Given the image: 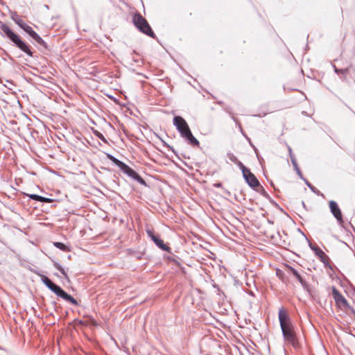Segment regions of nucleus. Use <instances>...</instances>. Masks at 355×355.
Wrapping results in <instances>:
<instances>
[{
  "instance_id": "1a4fd4ad",
  "label": "nucleus",
  "mask_w": 355,
  "mask_h": 355,
  "mask_svg": "<svg viewBox=\"0 0 355 355\" xmlns=\"http://www.w3.org/2000/svg\"><path fill=\"white\" fill-rule=\"evenodd\" d=\"M329 205L330 210L333 215L334 216V217L336 218V220L338 221L340 224H342L343 223V215L338 204L335 201L331 200Z\"/></svg>"
},
{
  "instance_id": "7ed1b4c3",
  "label": "nucleus",
  "mask_w": 355,
  "mask_h": 355,
  "mask_svg": "<svg viewBox=\"0 0 355 355\" xmlns=\"http://www.w3.org/2000/svg\"><path fill=\"white\" fill-rule=\"evenodd\" d=\"M42 282L55 294L62 297L66 301L71 302L72 304L77 306L78 304L77 300L71 295L67 293L60 286L53 283L47 277L42 275Z\"/></svg>"
},
{
  "instance_id": "ddd939ff",
  "label": "nucleus",
  "mask_w": 355,
  "mask_h": 355,
  "mask_svg": "<svg viewBox=\"0 0 355 355\" xmlns=\"http://www.w3.org/2000/svg\"><path fill=\"white\" fill-rule=\"evenodd\" d=\"M183 138L186 139L189 144L193 146L198 147L200 142L198 140L192 135L191 130L182 136Z\"/></svg>"
},
{
  "instance_id": "20e7f679",
  "label": "nucleus",
  "mask_w": 355,
  "mask_h": 355,
  "mask_svg": "<svg viewBox=\"0 0 355 355\" xmlns=\"http://www.w3.org/2000/svg\"><path fill=\"white\" fill-rule=\"evenodd\" d=\"M133 23L144 34L153 38L155 37V35L148 22L141 14L137 13L133 16Z\"/></svg>"
},
{
  "instance_id": "6e6552de",
  "label": "nucleus",
  "mask_w": 355,
  "mask_h": 355,
  "mask_svg": "<svg viewBox=\"0 0 355 355\" xmlns=\"http://www.w3.org/2000/svg\"><path fill=\"white\" fill-rule=\"evenodd\" d=\"M247 183L252 188H257L259 186V182L256 176L250 171V170H245V173L243 175Z\"/></svg>"
},
{
  "instance_id": "f3484780",
  "label": "nucleus",
  "mask_w": 355,
  "mask_h": 355,
  "mask_svg": "<svg viewBox=\"0 0 355 355\" xmlns=\"http://www.w3.org/2000/svg\"><path fill=\"white\" fill-rule=\"evenodd\" d=\"M290 270H291V272L293 273V275L302 284L303 279H302V277L300 276V275L297 272V271L291 267L290 268Z\"/></svg>"
},
{
  "instance_id": "f257e3e1",
  "label": "nucleus",
  "mask_w": 355,
  "mask_h": 355,
  "mask_svg": "<svg viewBox=\"0 0 355 355\" xmlns=\"http://www.w3.org/2000/svg\"><path fill=\"white\" fill-rule=\"evenodd\" d=\"M279 320L285 343L294 347H297L299 342L295 327L287 311L284 309L279 310Z\"/></svg>"
},
{
  "instance_id": "f8f14e48",
  "label": "nucleus",
  "mask_w": 355,
  "mask_h": 355,
  "mask_svg": "<svg viewBox=\"0 0 355 355\" xmlns=\"http://www.w3.org/2000/svg\"><path fill=\"white\" fill-rule=\"evenodd\" d=\"M23 30L26 32L33 40H35L38 44H43L44 40L32 28L31 26L26 24V26H24Z\"/></svg>"
},
{
  "instance_id": "423d86ee",
  "label": "nucleus",
  "mask_w": 355,
  "mask_h": 355,
  "mask_svg": "<svg viewBox=\"0 0 355 355\" xmlns=\"http://www.w3.org/2000/svg\"><path fill=\"white\" fill-rule=\"evenodd\" d=\"M173 124L176 126L182 137L190 130L187 121L182 116H175L173 118Z\"/></svg>"
},
{
  "instance_id": "dca6fc26",
  "label": "nucleus",
  "mask_w": 355,
  "mask_h": 355,
  "mask_svg": "<svg viewBox=\"0 0 355 355\" xmlns=\"http://www.w3.org/2000/svg\"><path fill=\"white\" fill-rule=\"evenodd\" d=\"M54 245L64 252H68L69 250L66 245L60 242H55Z\"/></svg>"
},
{
  "instance_id": "f03ea898",
  "label": "nucleus",
  "mask_w": 355,
  "mask_h": 355,
  "mask_svg": "<svg viewBox=\"0 0 355 355\" xmlns=\"http://www.w3.org/2000/svg\"><path fill=\"white\" fill-rule=\"evenodd\" d=\"M1 29L4 33V34L16 45V46L26 53L28 55L33 56V53L31 51L29 46L24 42H23L20 37L15 33L8 25L2 24L1 25Z\"/></svg>"
},
{
  "instance_id": "2eb2a0df",
  "label": "nucleus",
  "mask_w": 355,
  "mask_h": 355,
  "mask_svg": "<svg viewBox=\"0 0 355 355\" xmlns=\"http://www.w3.org/2000/svg\"><path fill=\"white\" fill-rule=\"evenodd\" d=\"M12 19L21 28H23V27H24V26H26L27 24L17 15H15V16H13Z\"/></svg>"
},
{
  "instance_id": "5701e85b",
  "label": "nucleus",
  "mask_w": 355,
  "mask_h": 355,
  "mask_svg": "<svg viewBox=\"0 0 355 355\" xmlns=\"http://www.w3.org/2000/svg\"><path fill=\"white\" fill-rule=\"evenodd\" d=\"M289 152H290V154L291 155V148H289Z\"/></svg>"
},
{
  "instance_id": "0eeeda50",
  "label": "nucleus",
  "mask_w": 355,
  "mask_h": 355,
  "mask_svg": "<svg viewBox=\"0 0 355 355\" xmlns=\"http://www.w3.org/2000/svg\"><path fill=\"white\" fill-rule=\"evenodd\" d=\"M332 295L336 302V305L341 309H344L348 306L346 299L342 294L335 288H332Z\"/></svg>"
},
{
  "instance_id": "aec40b11",
  "label": "nucleus",
  "mask_w": 355,
  "mask_h": 355,
  "mask_svg": "<svg viewBox=\"0 0 355 355\" xmlns=\"http://www.w3.org/2000/svg\"><path fill=\"white\" fill-rule=\"evenodd\" d=\"M94 134L96 137H98L100 139H101L103 141L106 142V139L104 137V136L99 132L95 131Z\"/></svg>"
},
{
  "instance_id": "6ab92c4d",
  "label": "nucleus",
  "mask_w": 355,
  "mask_h": 355,
  "mask_svg": "<svg viewBox=\"0 0 355 355\" xmlns=\"http://www.w3.org/2000/svg\"><path fill=\"white\" fill-rule=\"evenodd\" d=\"M236 164H237L239 166V167L241 168V170L242 171V173L243 175L245 173V170H250L249 168H246L241 162H240L239 160H238L236 163Z\"/></svg>"
},
{
  "instance_id": "412c9836",
  "label": "nucleus",
  "mask_w": 355,
  "mask_h": 355,
  "mask_svg": "<svg viewBox=\"0 0 355 355\" xmlns=\"http://www.w3.org/2000/svg\"><path fill=\"white\" fill-rule=\"evenodd\" d=\"M228 157L234 163H236L239 160L237 157L232 153L228 154Z\"/></svg>"
},
{
  "instance_id": "39448f33",
  "label": "nucleus",
  "mask_w": 355,
  "mask_h": 355,
  "mask_svg": "<svg viewBox=\"0 0 355 355\" xmlns=\"http://www.w3.org/2000/svg\"><path fill=\"white\" fill-rule=\"evenodd\" d=\"M107 157L114 164L119 166L122 171L128 174L130 177L140 182H144V180L140 177V175L137 172H135L132 168L126 165L125 163L117 159L111 155L107 154Z\"/></svg>"
},
{
  "instance_id": "9b49d317",
  "label": "nucleus",
  "mask_w": 355,
  "mask_h": 355,
  "mask_svg": "<svg viewBox=\"0 0 355 355\" xmlns=\"http://www.w3.org/2000/svg\"><path fill=\"white\" fill-rule=\"evenodd\" d=\"M336 71L340 73L343 76L342 78L347 82H349L351 78H355V69H336Z\"/></svg>"
},
{
  "instance_id": "4be33fe9",
  "label": "nucleus",
  "mask_w": 355,
  "mask_h": 355,
  "mask_svg": "<svg viewBox=\"0 0 355 355\" xmlns=\"http://www.w3.org/2000/svg\"><path fill=\"white\" fill-rule=\"evenodd\" d=\"M56 268L62 272L65 277H67V273L65 272L64 268H62L60 265H56Z\"/></svg>"
},
{
  "instance_id": "a211bd4d",
  "label": "nucleus",
  "mask_w": 355,
  "mask_h": 355,
  "mask_svg": "<svg viewBox=\"0 0 355 355\" xmlns=\"http://www.w3.org/2000/svg\"><path fill=\"white\" fill-rule=\"evenodd\" d=\"M317 254L320 257L321 260H322V262L325 263L326 261L328 260L327 256L326 255V254L322 250H320L317 252Z\"/></svg>"
},
{
  "instance_id": "4468645a",
  "label": "nucleus",
  "mask_w": 355,
  "mask_h": 355,
  "mask_svg": "<svg viewBox=\"0 0 355 355\" xmlns=\"http://www.w3.org/2000/svg\"><path fill=\"white\" fill-rule=\"evenodd\" d=\"M26 195L28 196L30 198L37 200V201H40V202H53V200L51 198L42 197V196H38L36 194H26Z\"/></svg>"
},
{
  "instance_id": "9d476101",
  "label": "nucleus",
  "mask_w": 355,
  "mask_h": 355,
  "mask_svg": "<svg viewBox=\"0 0 355 355\" xmlns=\"http://www.w3.org/2000/svg\"><path fill=\"white\" fill-rule=\"evenodd\" d=\"M146 232L148 236L155 242V243L159 248L166 252H169L170 248L168 245H166L162 239H160L158 236L155 235L153 230H148Z\"/></svg>"
}]
</instances>
